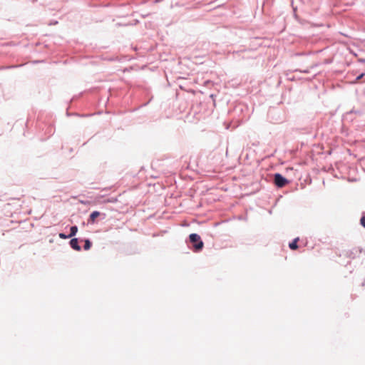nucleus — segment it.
I'll return each mask as SVG.
<instances>
[{
    "instance_id": "nucleus-1",
    "label": "nucleus",
    "mask_w": 365,
    "mask_h": 365,
    "mask_svg": "<svg viewBox=\"0 0 365 365\" xmlns=\"http://www.w3.org/2000/svg\"><path fill=\"white\" fill-rule=\"evenodd\" d=\"M190 240L193 243V246L196 250H200L203 247V242L200 240V237L197 234H191L190 235Z\"/></svg>"
},
{
    "instance_id": "nucleus-2",
    "label": "nucleus",
    "mask_w": 365,
    "mask_h": 365,
    "mask_svg": "<svg viewBox=\"0 0 365 365\" xmlns=\"http://www.w3.org/2000/svg\"><path fill=\"white\" fill-rule=\"evenodd\" d=\"M274 183L279 187H282L288 183V180L282 175L277 173L274 175Z\"/></svg>"
},
{
    "instance_id": "nucleus-3",
    "label": "nucleus",
    "mask_w": 365,
    "mask_h": 365,
    "mask_svg": "<svg viewBox=\"0 0 365 365\" xmlns=\"http://www.w3.org/2000/svg\"><path fill=\"white\" fill-rule=\"evenodd\" d=\"M70 245L73 250L76 251L81 250V247L78 245V241L77 238L71 239L70 241Z\"/></svg>"
},
{
    "instance_id": "nucleus-4",
    "label": "nucleus",
    "mask_w": 365,
    "mask_h": 365,
    "mask_svg": "<svg viewBox=\"0 0 365 365\" xmlns=\"http://www.w3.org/2000/svg\"><path fill=\"white\" fill-rule=\"evenodd\" d=\"M100 212L98 211H93L89 217V222L93 224L96 222V219L100 216Z\"/></svg>"
},
{
    "instance_id": "nucleus-5",
    "label": "nucleus",
    "mask_w": 365,
    "mask_h": 365,
    "mask_svg": "<svg viewBox=\"0 0 365 365\" xmlns=\"http://www.w3.org/2000/svg\"><path fill=\"white\" fill-rule=\"evenodd\" d=\"M299 237L295 238L292 242L289 243V247L291 250H295L298 248L297 242Z\"/></svg>"
},
{
    "instance_id": "nucleus-6",
    "label": "nucleus",
    "mask_w": 365,
    "mask_h": 365,
    "mask_svg": "<svg viewBox=\"0 0 365 365\" xmlns=\"http://www.w3.org/2000/svg\"><path fill=\"white\" fill-rule=\"evenodd\" d=\"M78 232V227L77 226H73L71 227V232L70 234L68 235V237H73L74 235H76V234Z\"/></svg>"
},
{
    "instance_id": "nucleus-7",
    "label": "nucleus",
    "mask_w": 365,
    "mask_h": 365,
    "mask_svg": "<svg viewBox=\"0 0 365 365\" xmlns=\"http://www.w3.org/2000/svg\"><path fill=\"white\" fill-rule=\"evenodd\" d=\"M91 247V243L89 240H85L84 249L88 250Z\"/></svg>"
},
{
    "instance_id": "nucleus-8",
    "label": "nucleus",
    "mask_w": 365,
    "mask_h": 365,
    "mask_svg": "<svg viewBox=\"0 0 365 365\" xmlns=\"http://www.w3.org/2000/svg\"><path fill=\"white\" fill-rule=\"evenodd\" d=\"M59 237H60L61 239H64V240H65V239L69 238L70 237H68V235H65V234H63V233H60V234H59Z\"/></svg>"
},
{
    "instance_id": "nucleus-9",
    "label": "nucleus",
    "mask_w": 365,
    "mask_h": 365,
    "mask_svg": "<svg viewBox=\"0 0 365 365\" xmlns=\"http://www.w3.org/2000/svg\"><path fill=\"white\" fill-rule=\"evenodd\" d=\"M360 222L361 225L365 227V216L361 217Z\"/></svg>"
},
{
    "instance_id": "nucleus-10",
    "label": "nucleus",
    "mask_w": 365,
    "mask_h": 365,
    "mask_svg": "<svg viewBox=\"0 0 365 365\" xmlns=\"http://www.w3.org/2000/svg\"><path fill=\"white\" fill-rule=\"evenodd\" d=\"M363 76H364V74H363V73H362V74H361L360 76H359L357 77V80L361 79V78L363 77Z\"/></svg>"
}]
</instances>
